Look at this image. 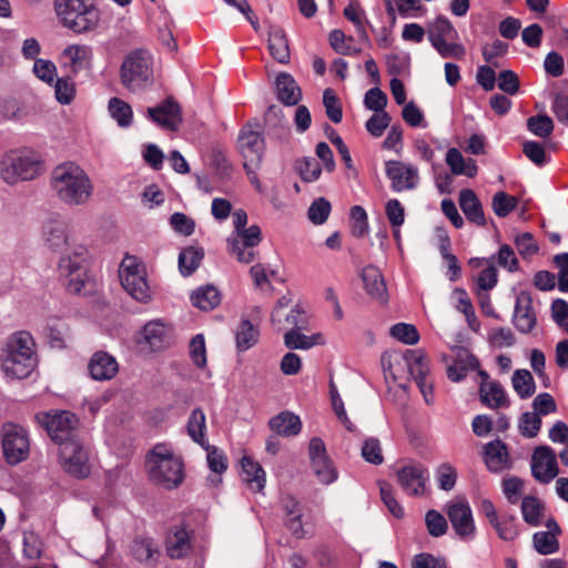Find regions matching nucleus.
I'll list each match as a JSON object with an SVG mask.
<instances>
[{"instance_id": "5fc2aeb1", "label": "nucleus", "mask_w": 568, "mask_h": 568, "mask_svg": "<svg viewBox=\"0 0 568 568\" xmlns=\"http://www.w3.org/2000/svg\"><path fill=\"white\" fill-rule=\"evenodd\" d=\"M331 210V203L324 197H318L308 207L307 216L313 224L321 225L328 219Z\"/></svg>"}, {"instance_id": "9d476101", "label": "nucleus", "mask_w": 568, "mask_h": 568, "mask_svg": "<svg viewBox=\"0 0 568 568\" xmlns=\"http://www.w3.org/2000/svg\"><path fill=\"white\" fill-rule=\"evenodd\" d=\"M1 445L3 457L9 465H18L30 455V438L28 430L13 423H6L1 428Z\"/></svg>"}, {"instance_id": "f257e3e1", "label": "nucleus", "mask_w": 568, "mask_h": 568, "mask_svg": "<svg viewBox=\"0 0 568 568\" xmlns=\"http://www.w3.org/2000/svg\"><path fill=\"white\" fill-rule=\"evenodd\" d=\"M49 184L53 195L67 206L85 205L94 193L90 175L74 161H65L54 166Z\"/></svg>"}, {"instance_id": "9b49d317", "label": "nucleus", "mask_w": 568, "mask_h": 568, "mask_svg": "<svg viewBox=\"0 0 568 568\" xmlns=\"http://www.w3.org/2000/svg\"><path fill=\"white\" fill-rule=\"evenodd\" d=\"M38 420L44 426L48 434L59 444L80 440L75 432L78 418L74 414L63 410L37 415Z\"/></svg>"}, {"instance_id": "dca6fc26", "label": "nucleus", "mask_w": 568, "mask_h": 568, "mask_svg": "<svg viewBox=\"0 0 568 568\" xmlns=\"http://www.w3.org/2000/svg\"><path fill=\"white\" fill-rule=\"evenodd\" d=\"M237 148L244 159L243 166H260L265 150L264 138L250 125L244 126L237 138Z\"/></svg>"}, {"instance_id": "37998d69", "label": "nucleus", "mask_w": 568, "mask_h": 568, "mask_svg": "<svg viewBox=\"0 0 568 568\" xmlns=\"http://www.w3.org/2000/svg\"><path fill=\"white\" fill-rule=\"evenodd\" d=\"M236 347L240 352H245L253 347L258 339V331L250 321H242L235 333Z\"/></svg>"}, {"instance_id": "2eb2a0df", "label": "nucleus", "mask_w": 568, "mask_h": 568, "mask_svg": "<svg viewBox=\"0 0 568 568\" xmlns=\"http://www.w3.org/2000/svg\"><path fill=\"white\" fill-rule=\"evenodd\" d=\"M59 455L63 469L70 475L84 478L90 474L88 453L80 440L63 443Z\"/></svg>"}, {"instance_id": "6e6552de", "label": "nucleus", "mask_w": 568, "mask_h": 568, "mask_svg": "<svg viewBox=\"0 0 568 568\" xmlns=\"http://www.w3.org/2000/svg\"><path fill=\"white\" fill-rule=\"evenodd\" d=\"M427 36L430 44L442 58H464L466 50L458 42V32L446 17L438 16L432 21L427 27Z\"/></svg>"}, {"instance_id": "f03ea898", "label": "nucleus", "mask_w": 568, "mask_h": 568, "mask_svg": "<svg viewBox=\"0 0 568 568\" xmlns=\"http://www.w3.org/2000/svg\"><path fill=\"white\" fill-rule=\"evenodd\" d=\"M2 369L12 378H26L37 366L36 343L32 335L19 331L7 342L6 354L2 359Z\"/></svg>"}, {"instance_id": "b1692460", "label": "nucleus", "mask_w": 568, "mask_h": 568, "mask_svg": "<svg viewBox=\"0 0 568 568\" xmlns=\"http://www.w3.org/2000/svg\"><path fill=\"white\" fill-rule=\"evenodd\" d=\"M90 376L95 381H110L118 371L119 365L116 359L106 352H95L88 365Z\"/></svg>"}, {"instance_id": "7c9ffc66", "label": "nucleus", "mask_w": 568, "mask_h": 568, "mask_svg": "<svg viewBox=\"0 0 568 568\" xmlns=\"http://www.w3.org/2000/svg\"><path fill=\"white\" fill-rule=\"evenodd\" d=\"M243 470V480L253 491H262L265 487L266 475L262 466L248 456H244L241 460Z\"/></svg>"}, {"instance_id": "864d4df0", "label": "nucleus", "mask_w": 568, "mask_h": 568, "mask_svg": "<svg viewBox=\"0 0 568 568\" xmlns=\"http://www.w3.org/2000/svg\"><path fill=\"white\" fill-rule=\"evenodd\" d=\"M390 335L397 341L415 345L419 341V333L413 324L397 323L390 327Z\"/></svg>"}, {"instance_id": "c756f323", "label": "nucleus", "mask_w": 568, "mask_h": 568, "mask_svg": "<svg viewBox=\"0 0 568 568\" xmlns=\"http://www.w3.org/2000/svg\"><path fill=\"white\" fill-rule=\"evenodd\" d=\"M270 428L280 436L291 437L300 434L302 429L301 418L292 412H281L268 422Z\"/></svg>"}, {"instance_id": "0e129e2a", "label": "nucleus", "mask_w": 568, "mask_h": 568, "mask_svg": "<svg viewBox=\"0 0 568 568\" xmlns=\"http://www.w3.org/2000/svg\"><path fill=\"white\" fill-rule=\"evenodd\" d=\"M207 452V464L215 474H222L227 469V458L222 450L214 446H202Z\"/></svg>"}, {"instance_id": "c85d7f7f", "label": "nucleus", "mask_w": 568, "mask_h": 568, "mask_svg": "<svg viewBox=\"0 0 568 568\" xmlns=\"http://www.w3.org/2000/svg\"><path fill=\"white\" fill-rule=\"evenodd\" d=\"M275 88L277 99L286 105H296L302 99L300 87L288 73L282 72L276 77Z\"/></svg>"}, {"instance_id": "c03bdc74", "label": "nucleus", "mask_w": 568, "mask_h": 568, "mask_svg": "<svg viewBox=\"0 0 568 568\" xmlns=\"http://www.w3.org/2000/svg\"><path fill=\"white\" fill-rule=\"evenodd\" d=\"M531 542L532 548L542 556L556 554L560 548L558 537L551 532L536 531Z\"/></svg>"}, {"instance_id": "72a5a7b5", "label": "nucleus", "mask_w": 568, "mask_h": 568, "mask_svg": "<svg viewBox=\"0 0 568 568\" xmlns=\"http://www.w3.org/2000/svg\"><path fill=\"white\" fill-rule=\"evenodd\" d=\"M298 328H291L284 334V344L290 349H310L315 345H323L324 338L320 333L305 335Z\"/></svg>"}, {"instance_id": "1a4fd4ad", "label": "nucleus", "mask_w": 568, "mask_h": 568, "mask_svg": "<svg viewBox=\"0 0 568 568\" xmlns=\"http://www.w3.org/2000/svg\"><path fill=\"white\" fill-rule=\"evenodd\" d=\"M119 276L123 288L134 300L141 303H146L151 300L145 266L135 256H125L122 260Z\"/></svg>"}, {"instance_id": "5701e85b", "label": "nucleus", "mask_w": 568, "mask_h": 568, "mask_svg": "<svg viewBox=\"0 0 568 568\" xmlns=\"http://www.w3.org/2000/svg\"><path fill=\"white\" fill-rule=\"evenodd\" d=\"M483 381L479 386L480 402L488 408L498 409L509 407L510 400L501 384L497 381H489L485 372H480Z\"/></svg>"}, {"instance_id": "473e14b6", "label": "nucleus", "mask_w": 568, "mask_h": 568, "mask_svg": "<svg viewBox=\"0 0 568 568\" xmlns=\"http://www.w3.org/2000/svg\"><path fill=\"white\" fill-rule=\"evenodd\" d=\"M520 510L524 521L531 526L538 527L542 524L545 516V504L535 496H525L521 499Z\"/></svg>"}, {"instance_id": "f8f14e48", "label": "nucleus", "mask_w": 568, "mask_h": 568, "mask_svg": "<svg viewBox=\"0 0 568 568\" xmlns=\"http://www.w3.org/2000/svg\"><path fill=\"white\" fill-rule=\"evenodd\" d=\"M41 236L44 245L53 252L63 253L74 244L70 242L69 224L60 214H52L43 221Z\"/></svg>"}, {"instance_id": "e2e57ef3", "label": "nucleus", "mask_w": 568, "mask_h": 568, "mask_svg": "<svg viewBox=\"0 0 568 568\" xmlns=\"http://www.w3.org/2000/svg\"><path fill=\"white\" fill-rule=\"evenodd\" d=\"M33 73L41 81L51 84L57 77V67L51 60L36 59Z\"/></svg>"}, {"instance_id": "aec40b11", "label": "nucleus", "mask_w": 568, "mask_h": 568, "mask_svg": "<svg viewBox=\"0 0 568 568\" xmlns=\"http://www.w3.org/2000/svg\"><path fill=\"white\" fill-rule=\"evenodd\" d=\"M531 471L536 480L548 484L558 475L555 452L548 446H539L531 458Z\"/></svg>"}, {"instance_id": "ddd939ff", "label": "nucleus", "mask_w": 568, "mask_h": 568, "mask_svg": "<svg viewBox=\"0 0 568 568\" xmlns=\"http://www.w3.org/2000/svg\"><path fill=\"white\" fill-rule=\"evenodd\" d=\"M262 241L261 229L251 225L235 232L227 239V248L241 263H251L255 258L254 247Z\"/></svg>"}, {"instance_id": "2f4dec72", "label": "nucleus", "mask_w": 568, "mask_h": 568, "mask_svg": "<svg viewBox=\"0 0 568 568\" xmlns=\"http://www.w3.org/2000/svg\"><path fill=\"white\" fill-rule=\"evenodd\" d=\"M62 57L69 61L72 72L77 73L90 65L93 51L87 44H70L62 51Z\"/></svg>"}, {"instance_id": "cd10ccee", "label": "nucleus", "mask_w": 568, "mask_h": 568, "mask_svg": "<svg viewBox=\"0 0 568 568\" xmlns=\"http://www.w3.org/2000/svg\"><path fill=\"white\" fill-rule=\"evenodd\" d=\"M458 200L459 206L469 222L479 226H484L486 224L483 205L473 190H462Z\"/></svg>"}, {"instance_id": "79ce46f5", "label": "nucleus", "mask_w": 568, "mask_h": 568, "mask_svg": "<svg viewBox=\"0 0 568 568\" xmlns=\"http://www.w3.org/2000/svg\"><path fill=\"white\" fill-rule=\"evenodd\" d=\"M108 109L110 115L122 128H128L132 124L133 111L129 103L119 99L111 98L109 100Z\"/></svg>"}, {"instance_id": "4468645a", "label": "nucleus", "mask_w": 568, "mask_h": 568, "mask_svg": "<svg viewBox=\"0 0 568 568\" xmlns=\"http://www.w3.org/2000/svg\"><path fill=\"white\" fill-rule=\"evenodd\" d=\"M446 514L455 534L460 539L475 537L476 526L469 503L465 498H456L446 506Z\"/></svg>"}, {"instance_id": "0eeeda50", "label": "nucleus", "mask_w": 568, "mask_h": 568, "mask_svg": "<svg viewBox=\"0 0 568 568\" xmlns=\"http://www.w3.org/2000/svg\"><path fill=\"white\" fill-rule=\"evenodd\" d=\"M89 250L83 244H73L59 258L58 274L71 293H80L88 278Z\"/></svg>"}, {"instance_id": "a878e982", "label": "nucleus", "mask_w": 568, "mask_h": 568, "mask_svg": "<svg viewBox=\"0 0 568 568\" xmlns=\"http://www.w3.org/2000/svg\"><path fill=\"white\" fill-rule=\"evenodd\" d=\"M281 504L285 514V525L287 529L296 538H304L305 531L302 524L303 513L300 501L293 496L286 495L282 497Z\"/></svg>"}, {"instance_id": "052dcab7", "label": "nucleus", "mask_w": 568, "mask_h": 568, "mask_svg": "<svg viewBox=\"0 0 568 568\" xmlns=\"http://www.w3.org/2000/svg\"><path fill=\"white\" fill-rule=\"evenodd\" d=\"M425 524L429 535L433 537H440L445 535L448 528L445 517L434 509L426 513Z\"/></svg>"}, {"instance_id": "603ef678", "label": "nucleus", "mask_w": 568, "mask_h": 568, "mask_svg": "<svg viewBox=\"0 0 568 568\" xmlns=\"http://www.w3.org/2000/svg\"><path fill=\"white\" fill-rule=\"evenodd\" d=\"M518 204L517 197L507 194L506 192H497L493 196V211L498 217H506Z\"/></svg>"}, {"instance_id": "49530a36", "label": "nucleus", "mask_w": 568, "mask_h": 568, "mask_svg": "<svg viewBox=\"0 0 568 568\" xmlns=\"http://www.w3.org/2000/svg\"><path fill=\"white\" fill-rule=\"evenodd\" d=\"M143 338L151 348L156 349L163 346L166 339V327L160 321H152L145 324L142 331Z\"/></svg>"}, {"instance_id": "6e6d98bb", "label": "nucleus", "mask_w": 568, "mask_h": 568, "mask_svg": "<svg viewBox=\"0 0 568 568\" xmlns=\"http://www.w3.org/2000/svg\"><path fill=\"white\" fill-rule=\"evenodd\" d=\"M323 104L328 119L334 123H339L343 118V111L334 90L329 88L324 90Z\"/></svg>"}, {"instance_id": "c9c22d12", "label": "nucleus", "mask_w": 568, "mask_h": 568, "mask_svg": "<svg viewBox=\"0 0 568 568\" xmlns=\"http://www.w3.org/2000/svg\"><path fill=\"white\" fill-rule=\"evenodd\" d=\"M186 432L191 439L200 446H206L209 443L206 437V417L201 408H195L191 412Z\"/></svg>"}, {"instance_id": "13d9d810", "label": "nucleus", "mask_w": 568, "mask_h": 568, "mask_svg": "<svg viewBox=\"0 0 568 568\" xmlns=\"http://www.w3.org/2000/svg\"><path fill=\"white\" fill-rule=\"evenodd\" d=\"M381 498L389 513L396 517L402 518L404 516V509L396 500L392 486L386 481H379Z\"/></svg>"}, {"instance_id": "680f3d73", "label": "nucleus", "mask_w": 568, "mask_h": 568, "mask_svg": "<svg viewBox=\"0 0 568 568\" xmlns=\"http://www.w3.org/2000/svg\"><path fill=\"white\" fill-rule=\"evenodd\" d=\"M190 357L193 364L203 368L206 365V347L203 334H196L190 342Z\"/></svg>"}, {"instance_id": "f3484780", "label": "nucleus", "mask_w": 568, "mask_h": 568, "mask_svg": "<svg viewBox=\"0 0 568 568\" xmlns=\"http://www.w3.org/2000/svg\"><path fill=\"white\" fill-rule=\"evenodd\" d=\"M193 544V530L185 525H174L165 535L164 548L171 559H182L192 554Z\"/></svg>"}, {"instance_id": "8fccbe9b", "label": "nucleus", "mask_w": 568, "mask_h": 568, "mask_svg": "<svg viewBox=\"0 0 568 568\" xmlns=\"http://www.w3.org/2000/svg\"><path fill=\"white\" fill-rule=\"evenodd\" d=\"M541 417L532 412H525L519 417L518 430L527 438H534L538 435L541 428Z\"/></svg>"}, {"instance_id": "3c124183", "label": "nucleus", "mask_w": 568, "mask_h": 568, "mask_svg": "<svg viewBox=\"0 0 568 568\" xmlns=\"http://www.w3.org/2000/svg\"><path fill=\"white\" fill-rule=\"evenodd\" d=\"M527 128L534 135L545 139L552 133L554 122L550 116L538 114L527 120Z\"/></svg>"}, {"instance_id": "09e8293b", "label": "nucleus", "mask_w": 568, "mask_h": 568, "mask_svg": "<svg viewBox=\"0 0 568 568\" xmlns=\"http://www.w3.org/2000/svg\"><path fill=\"white\" fill-rule=\"evenodd\" d=\"M311 466L318 481L324 485L334 483L338 477V473L328 456L312 462Z\"/></svg>"}, {"instance_id": "338daca9", "label": "nucleus", "mask_w": 568, "mask_h": 568, "mask_svg": "<svg viewBox=\"0 0 568 568\" xmlns=\"http://www.w3.org/2000/svg\"><path fill=\"white\" fill-rule=\"evenodd\" d=\"M55 98L61 104H69L75 95V87L71 79L60 78L55 81Z\"/></svg>"}, {"instance_id": "4c0bfd02", "label": "nucleus", "mask_w": 568, "mask_h": 568, "mask_svg": "<svg viewBox=\"0 0 568 568\" xmlns=\"http://www.w3.org/2000/svg\"><path fill=\"white\" fill-rule=\"evenodd\" d=\"M404 359L415 382L430 377L428 363L422 351L408 349L404 355Z\"/></svg>"}, {"instance_id": "412c9836", "label": "nucleus", "mask_w": 568, "mask_h": 568, "mask_svg": "<svg viewBox=\"0 0 568 568\" xmlns=\"http://www.w3.org/2000/svg\"><path fill=\"white\" fill-rule=\"evenodd\" d=\"M427 478V470L419 464H409L397 470L398 483L409 496L423 495Z\"/></svg>"}, {"instance_id": "69168bd1", "label": "nucleus", "mask_w": 568, "mask_h": 568, "mask_svg": "<svg viewBox=\"0 0 568 568\" xmlns=\"http://www.w3.org/2000/svg\"><path fill=\"white\" fill-rule=\"evenodd\" d=\"M532 413L546 416L557 412V404L549 393H540L532 400Z\"/></svg>"}, {"instance_id": "774afa93", "label": "nucleus", "mask_w": 568, "mask_h": 568, "mask_svg": "<svg viewBox=\"0 0 568 568\" xmlns=\"http://www.w3.org/2000/svg\"><path fill=\"white\" fill-rule=\"evenodd\" d=\"M554 263L559 268L558 290L562 293H568V253L555 255Z\"/></svg>"}, {"instance_id": "de8ad7c7", "label": "nucleus", "mask_w": 568, "mask_h": 568, "mask_svg": "<svg viewBox=\"0 0 568 568\" xmlns=\"http://www.w3.org/2000/svg\"><path fill=\"white\" fill-rule=\"evenodd\" d=\"M353 37L346 38L345 33L339 29H334L329 33V44L335 52L343 55H354L359 52V49L354 44Z\"/></svg>"}, {"instance_id": "4d7b16f0", "label": "nucleus", "mask_w": 568, "mask_h": 568, "mask_svg": "<svg viewBox=\"0 0 568 568\" xmlns=\"http://www.w3.org/2000/svg\"><path fill=\"white\" fill-rule=\"evenodd\" d=\"M503 493L509 504L516 505L519 503L524 494L525 483L518 477L505 478L501 483Z\"/></svg>"}, {"instance_id": "39448f33", "label": "nucleus", "mask_w": 568, "mask_h": 568, "mask_svg": "<svg viewBox=\"0 0 568 568\" xmlns=\"http://www.w3.org/2000/svg\"><path fill=\"white\" fill-rule=\"evenodd\" d=\"M153 57L143 49L126 54L120 67V82L131 92L144 90L153 84Z\"/></svg>"}, {"instance_id": "a18cd8bd", "label": "nucleus", "mask_w": 568, "mask_h": 568, "mask_svg": "<svg viewBox=\"0 0 568 568\" xmlns=\"http://www.w3.org/2000/svg\"><path fill=\"white\" fill-rule=\"evenodd\" d=\"M132 556L141 562H146L159 554L158 546L150 537H136L131 545Z\"/></svg>"}, {"instance_id": "58836bf2", "label": "nucleus", "mask_w": 568, "mask_h": 568, "mask_svg": "<svg viewBox=\"0 0 568 568\" xmlns=\"http://www.w3.org/2000/svg\"><path fill=\"white\" fill-rule=\"evenodd\" d=\"M191 300L195 307L203 311H211L220 304L221 296L220 292L214 286L205 285L193 292Z\"/></svg>"}, {"instance_id": "7ed1b4c3", "label": "nucleus", "mask_w": 568, "mask_h": 568, "mask_svg": "<svg viewBox=\"0 0 568 568\" xmlns=\"http://www.w3.org/2000/svg\"><path fill=\"white\" fill-rule=\"evenodd\" d=\"M146 468L152 483L166 489L176 488L184 479V465L172 449L158 444L146 456Z\"/></svg>"}, {"instance_id": "a19ab883", "label": "nucleus", "mask_w": 568, "mask_h": 568, "mask_svg": "<svg viewBox=\"0 0 568 568\" xmlns=\"http://www.w3.org/2000/svg\"><path fill=\"white\" fill-rule=\"evenodd\" d=\"M511 383L516 394L523 399L531 397L536 392V383L527 369H516Z\"/></svg>"}, {"instance_id": "393cba45", "label": "nucleus", "mask_w": 568, "mask_h": 568, "mask_svg": "<svg viewBox=\"0 0 568 568\" xmlns=\"http://www.w3.org/2000/svg\"><path fill=\"white\" fill-rule=\"evenodd\" d=\"M366 293L381 304H386L387 288L381 271L373 266H365L361 274Z\"/></svg>"}, {"instance_id": "423d86ee", "label": "nucleus", "mask_w": 568, "mask_h": 568, "mask_svg": "<svg viewBox=\"0 0 568 568\" xmlns=\"http://www.w3.org/2000/svg\"><path fill=\"white\" fill-rule=\"evenodd\" d=\"M43 172L40 158L27 150H14L6 153L0 162L1 179L10 185L22 181H32Z\"/></svg>"}, {"instance_id": "a211bd4d", "label": "nucleus", "mask_w": 568, "mask_h": 568, "mask_svg": "<svg viewBox=\"0 0 568 568\" xmlns=\"http://www.w3.org/2000/svg\"><path fill=\"white\" fill-rule=\"evenodd\" d=\"M386 176L390 180V186L395 192L414 190L419 182L417 166L400 161H387L385 163Z\"/></svg>"}, {"instance_id": "20e7f679", "label": "nucleus", "mask_w": 568, "mask_h": 568, "mask_svg": "<svg viewBox=\"0 0 568 568\" xmlns=\"http://www.w3.org/2000/svg\"><path fill=\"white\" fill-rule=\"evenodd\" d=\"M54 9L61 24L77 34L95 31L101 22L94 0H54Z\"/></svg>"}, {"instance_id": "6ab92c4d", "label": "nucleus", "mask_w": 568, "mask_h": 568, "mask_svg": "<svg viewBox=\"0 0 568 568\" xmlns=\"http://www.w3.org/2000/svg\"><path fill=\"white\" fill-rule=\"evenodd\" d=\"M148 118L163 130L175 132L182 123V110L180 104L171 97L160 104L148 108Z\"/></svg>"}, {"instance_id": "bf43d9fd", "label": "nucleus", "mask_w": 568, "mask_h": 568, "mask_svg": "<svg viewBox=\"0 0 568 568\" xmlns=\"http://www.w3.org/2000/svg\"><path fill=\"white\" fill-rule=\"evenodd\" d=\"M352 234L355 237H363L368 233V221L366 211L355 205L351 209Z\"/></svg>"}, {"instance_id": "f704fd0d", "label": "nucleus", "mask_w": 568, "mask_h": 568, "mask_svg": "<svg viewBox=\"0 0 568 568\" xmlns=\"http://www.w3.org/2000/svg\"><path fill=\"white\" fill-rule=\"evenodd\" d=\"M268 50L271 55L280 63H287L290 60L288 42L281 28L273 27L268 32Z\"/></svg>"}, {"instance_id": "bb28decb", "label": "nucleus", "mask_w": 568, "mask_h": 568, "mask_svg": "<svg viewBox=\"0 0 568 568\" xmlns=\"http://www.w3.org/2000/svg\"><path fill=\"white\" fill-rule=\"evenodd\" d=\"M485 463L489 470L501 471L510 467L508 449L505 443L499 439L485 445Z\"/></svg>"}, {"instance_id": "4be33fe9", "label": "nucleus", "mask_w": 568, "mask_h": 568, "mask_svg": "<svg viewBox=\"0 0 568 568\" xmlns=\"http://www.w3.org/2000/svg\"><path fill=\"white\" fill-rule=\"evenodd\" d=\"M513 324L517 331L523 334L530 333L537 324L536 312L532 306V298L527 292H520L517 295L513 315Z\"/></svg>"}, {"instance_id": "e433bc0d", "label": "nucleus", "mask_w": 568, "mask_h": 568, "mask_svg": "<svg viewBox=\"0 0 568 568\" xmlns=\"http://www.w3.org/2000/svg\"><path fill=\"white\" fill-rule=\"evenodd\" d=\"M204 257L202 247L189 246L183 248L179 254V271L182 276L192 275L200 266Z\"/></svg>"}, {"instance_id": "ea45409f", "label": "nucleus", "mask_w": 568, "mask_h": 568, "mask_svg": "<svg viewBox=\"0 0 568 568\" xmlns=\"http://www.w3.org/2000/svg\"><path fill=\"white\" fill-rule=\"evenodd\" d=\"M491 527L497 536L505 541H513L519 536L517 518L511 514H500Z\"/></svg>"}]
</instances>
